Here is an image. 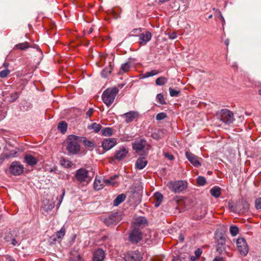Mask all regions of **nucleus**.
<instances>
[{"label":"nucleus","mask_w":261,"mask_h":261,"mask_svg":"<svg viewBox=\"0 0 261 261\" xmlns=\"http://www.w3.org/2000/svg\"><path fill=\"white\" fill-rule=\"evenodd\" d=\"M66 149L71 154H76L79 152L80 145L79 143V137L73 135L68 137Z\"/></svg>","instance_id":"nucleus-1"},{"label":"nucleus","mask_w":261,"mask_h":261,"mask_svg":"<svg viewBox=\"0 0 261 261\" xmlns=\"http://www.w3.org/2000/svg\"><path fill=\"white\" fill-rule=\"evenodd\" d=\"M118 92L119 89L116 87L106 89L102 94V99L104 103L107 107H110L114 101Z\"/></svg>","instance_id":"nucleus-2"},{"label":"nucleus","mask_w":261,"mask_h":261,"mask_svg":"<svg viewBox=\"0 0 261 261\" xmlns=\"http://www.w3.org/2000/svg\"><path fill=\"white\" fill-rule=\"evenodd\" d=\"M217 115L220 120L226 125H229L235 120L233 113L226 109L218 111Z\"/></svg>","instance_id":"nucleus-3"},{"label":"nucleus","mask_w":261,"mask_h":261,"mask_svg":"<svg viewBox=\"0 0 261 261\" xmlns=\"http://www.w3.org/2000/svg\"><path fill=\"white\" fill-rule=\"evenodd\" d=\"M122 215L118 212H114L102 218L103 223L108 226L112 227L117 225L121 220Z\"/></svg>","instance_id":"nucleus-4"},{"label":"nucleus","mask_w":261,"mask_h":261,"mask_svg":"<svg viewBox=\"0 0 261 261\" xmlns=\"http://www.w3.org/2000/svg\"><path fill=\"white\" fill-rule=\"evenodd\" d=\"M169 189L176 193L185 190L187 187V182L184 180L170 181L167 185Z\"/></svg>","instance_id":"nucleus-5"},{"label":"nucleus","mask_w":261,"mask_h":261,"mask_svg":"<svg viewBox=\"0 0 261 261\" xmlns=\"http://www.w3.org/2000/svg\"><path fill=\"white\" fill-rule=\"evenodd\" d=\"M9 171L12 175L18 176L23 172L24 167L20 162L14 161L11 163L9 167Z\"/></svg>","instance_id":"nucleus-6"},{"label":"nucleus","mask_w":261,"mask_h":261,"mask_svg":"<svg viewBox=\"0 0 261 261\" xmlns=\"http://www.w3.org/2000/svg\"><path fill=\"white\" fill-rule=\"evenodd\" d=\"M88 171L84 168H80L76 171L75 177L77 181L82 182L88 181L91 179L88 175Z\"/></svg>","instance_id":"nucleus-7"},{"label":"nucleus","mask_w":261,"mask_h":261,"mask_svg":"<svg viewBox=\"0 0 261 261\" xmlns=\"http://www.w3.org/2000/svg\"><path fill=\"white\" fill-rule=\"evenodd\" d=\"M236 244L240 254L244 256L247 255L248 252V247L246 240L243 238H239L237 239Z\"/></svg>","instance_id":"nucleus-8"},{"label":"nucleus","mask_w":261,"mask_h":261,"mask_svg":"<svg viewBox=\"0 0 261 261\" xmlns=\"http://www.w3.org/2000/svg\"><path fill=\"white\" fill-rule=\"evenodd\" d=\"M142 258V255L138 250L128 252L124 257L125 261H141Z\"/></svg>","instance_id":"nucleus-9"},{"label":"nucleus","mask_w":261,"mask_h":261,"mask_svg":"<svg viewBox=\"0 0 261 261\" xmlns=\"http://www.w3.org/2000/svg\"><path fill=\"white\" fill-rule=\"evenodd\" d=\"M186 156L188 160L195 167L201 166V163L199 158L190 151H186Z\"/></svg>","instance_id":"nucleus-10"},{"label":"nucleus","mask_w":261,"mask_h":261,"mask_svg":"<svg viewBox=\"0 0 261 261\" xmlns=\"http://www.w3.org/2000/svg\"><path fill=\"white\" fill-rule=\"evenodd\" d=\"M142 239V234L139 229H134L129 234V240L133 243H137Z\"/></svg>","instance_id":"nucleus-11"},{"label":"nucleus","mask_w":261,"mask_h":261,"mask_svg":"<svg viewBox=\"0 0 261 261\" xmlns=\"http://www.w3.org/2000/svg\"><path fill=\"white\" fill-rule=\"evenodd\" d=\"M117 141L115 138L105 139L101 143V146L103 149L109 150L116 145Z\"/></svg>","instance_id":"nucleus-12"},{"label":"nucleus","mask_w":261,"mask_h":261,"mask_svg":"<svg viewBox=\"0 0 261 261\" xmlns=\"http://www.w3.org/2000/svg\"><path fill=\"white\" fill-rule=\"evenodd\" d=\"M146 145V141L142 139H136L133 143L132 146L137 152L142 150Z\"/></svg>","instance_id":"nucleus-13"},{"label":"nucleus","mask_w":261,"mask_h":261,"mask_svg":"<svg viewBox=\"0 0 261 261\" xmlns=\"http://www.w3.org/2000/svg\"><path fill=\"white\" fill-rule=\"evenodd\" d=\"M152 37L151 33L149 31H146L144 33H141L139 35V43L142 45H144L149 41Z\"/></svg>","instance_id":"nucleus-14"},{"label":"nucleus","mask_w":261,"mask_h":261,"mask_svg":"<svg viewBox=\"0 0 261 261\" xmlns=\"http://www.w3.org/2000/svg\"><path fill=\"white\" fill-rule=\"evenodd\" d=\"M105 257V253L101 249L96 250L93 255V261H103Z\"/></svg>","instance_id":"nucleus-15"},{"label":"nucleus","mask_w":261,"mask_h":261,"mask_svg":"<svg viewBox=\"0 0 261 261\" xmlns=\"http://www.w3.org/2000/svg\"><path fill=\"white\" fill-rule=\"evenodd\" d=\"M128 150L124 147H121L117 150L115 154V159L117 160H121L124 159L128 153Z\"/></svg>","instance_id":"nucleus-16"},{"label":"nucleus","mask_w":261,"mask_h":261,"mask_svg":"<svg viewBox=\"0 0 261 261\" xmlns=\"http://www.w3.org/2000/svg\"><path fill=\"white\" fill-rule=\"evenodd\" d=\"M24 162L29 166L33 167L37 164L38 160L31 154H26L24 157Z\"/></svg>","instance_id":"nucleus-17"},{"label":"nucleus","mask_w":261,"mask_h":261,"mask_svg":"<svg viewBox=\"0 0 261 261\" xmlns=\"http://www.w3.org/2000/svg\"><path fill=\"white\" fill-rule=\"evenodd\" d=\"M225 239L223 236L217 239L216 243L217 251L222 253L225 250Z\"/></svg>","instance_id":"nucleus-18"},{"label":"nucleus","mask_w":261,"mask_h":261,"mask_svg":"<svg viewBox=\"0 0 261 261\" xmlns=\"http://www.w3.org/2000/svg\"><path fill=\"white\" fill-rule=\"evenodd\" d=\"M138 116V113L135 111H130L125 113L121 116L125 118V122L128 123L134 120Z\"/></svg>","instance_id":"nucleus-19"},{"label":"nucleus","mask_w":261,"mask_h":261,"mask_svg":"<svg viewBox=\"0 0 261 261\" xmlns=\"http://www.w3.org/2000/svg\"><path fill=\"white\" fill-rule=\"evenodd\" d=\"M148 162L144 157L139 158L136 163V168L139 170L144 169L147 165Z\"/></svg>","instance_id":"nucleus-20"},{"label":"nucleus","mask_w":261,"mask_h":261,"mask_svg":"<svg viewBox=\"0 0 261 261\" xmlns=\"http://www.w3.org/2000/svg\"><path fill=\"white\" fill-rule=\"evenodd\" d=\"M43 204V209L46 212L51 210L55 206L54 202L47 200H44Z\"/></svg>","instance_id":"nucleus-21"},{"label":"nucleus","mask_w":261,"mask_h":261,"mask_svg":"<svg viewBox=\"0 0 261 261\" xmlns=\"http://www.w3.org/2000/svg\"><path fill=\"white\" fill-rule=\"evenodd\" d=\"M125 198L126 196L124 194H119L114 199L113 201V205L115 206H118L125 199Z\"/></svg>","instance_id":"nucleus-22"},{"label":"nucleus","mask_w":261,"mask_h":261,"mask_svg":"<svg viewBox=\"0 0 261 261\" xmlns=\"http://www.w3.org/2000/svg\"><path fill=\"white\" fill-rule=\"evenodd\" d=\"M210 193L213 196L218 198L221 195V188L215 186L211 189Z\"/></svg>","instance_id":"nucleus-23"},{"label":"nucleus","mask_w":261,"mask_h":261,"mask_svg":"<svg viewBox=\"0 0 261 261\" xmlns=\"http://www.w3.org/2000/svg\"><path fill=\"white\" fill-rule=\"evenodd\" d=\"M20 93L18 92L14 91L11 93L9 96H8V98H9V102H13L15 101L19 97Z\"/></svg>","instance_id":"nucleus-24"},{"label":"nucleus","mask_w":261,"mask_h":261,"mask_svg":"<svg viewBox=\"0 0 261 261\" xmlns=\"http://www.w3.org/2000/svg\"><path fill=\"white\" fill-rule=\"evenodd\" d=\"M65 234V228L62 227L60 230L58 231L55 235L54 240L56 241L57 239H62Z\"/></svg>","instance_id":"nucleus-25"},{"label":"nucleus","mask_w":261,"mask_h":261,"mask_svg":"<svg viewBox=\"0 0 261 261\" xmlns=\"http://www.w3.org/2000/svg\"><path fill=\"white\" fill-rule=\"evenodd\" d=\"M103 187V181L100 179L95 178L94 182V188L95 190H100Z\"/></svg>","instance_id":"nucleus-26"},{"label":"nucleus","mask_w":261,"mask_h":261,"mask_svg":"<svg viewBox=\"0 0 261 261\" xmlns=\"http://www.w3.org/2000/svg\"><path fill=\"white\" fill-rule=\"evenodd\" d=\"M159 73V71L155 70V69L152 70L150 71L146 72L145 73L143 74L142 75V79L148 78V77H149L151 76H153L154 75H156Z\"/></svg>","instance_id":"nucleus-27"},{"label":"nucleus","mask_w":261,"mask_h":261,"mask_svg":"<svg viewBox=\"0 0 261 261\" xmlns=\"http://www.w3.org/2000/svg\"><path fill=\"white\" fill-rule=\"evenodd\" d=\"M61 165L65 168H70L73 165L72 162L65 158H62L60 160Z\"/></svg>","instance_id":"nucleus-28"},{"label":"nucleus","mask_w":261,"mask_h":261,"mask_svg":"<svg viewBox=\"0 0 261 261\" xmlns=\"http://www.w3.org/2000/svg\"><path fill=\"white\" fill-rule=\"evenodd\" d=\"M130 68V63L129 62L125 63L121 65L119 72L120 73L126 72L129 70Z\"/></svg>","instance_id":"nucleus-29"},{"label":"nucleus","mask_w":261,"mask_h":261,"mask_svg":"<svg viewBox=\"0 0 261 261\" xmlns=\"http://www.w3.org/2000/svg\"><path fill=\"white\" fill-rule=\"evenodd\" d=\"M67 124L65 121H61L59 123L58 128L62 133H65L67 130Z\"/></svg>","instance_id":"nucleus-30"},{"label":"nucleus","mask_w":261,"mask_h":261,"mask_svg":"<svg viewBox=\"0 0 261 261\" xmlns=\"http://www.w3.org/2000/svg\"><path fill=\"white\" fill-rule=\"evenodd\" d=\"M168 79L164 76H160L156 79L155 84L158 86H163L167 83Z\"/></svg>","instance_id":"nucleus-31"},{"label":"nucleus","mask_w":261,"mask_h":261,"mask_svg":"<svg viewBox=\"0 0 261 261\" xmlns=\"http://www.w3.org/2000/svg\"><path fill=\"white\" fill-rule=\"evenodd\" d=\"M101 133L104 136H111L113 134V129L111 127H105L101 130Z\"/></svg>","instance_id":"nucleus-32"},{"label":"nucleus","mask_w":261,"mask_h":261,"mask_svg":"<svg viewBox=\"0 0 261 261\" xmlns=\"http://www.w3.org/2000/svg\"><path fill=\"white\" fill-rule=\"evenodd\" d=\"M88 128L90 129H93L95 133H98L101 128V126L99 124L93 123L89 125Z\"/></svg>","instance_id":"nucleus-33"},{"label":"nucleus","mask_w":261,"mask_h":261,"mask_svg":"<svg viewBox=\"0 0 261 261\" xmlns=\"http://www.w3.org/2000/svg\"><path fill=\"white\" fill-rule=\"evenodd\" d=\"M30 47L28 42H24L21 43H18L16 44L15 46V48L21 49V50H25L27 48Z\"/></svg>","instance_id":"nucleus-34"},{"label":"nucleus","mask_w":261,"mask_h":261,"mask_svg":"<svg viewBox=\"0 0 261 261\" xmlns=\"http://www.w3.org/2000/svg\"><path fill=\"white\" fill-rule=\"evenodd\" d=\"M111 68L110 67H107L105 68L101 72V76L104 77L106 78L108 76V75L111 73Z\"/></svg>","instance_id":"nucleus-35"},{"label":"nucleus","mask_w":261,"mask_h":261,"mask_svg":"<svg viewBox=\"0 0 261 261\" xmlns=\"http://www.w3.org/2000/svg\"><path fill=\"white\" fill-rule=\"evenodd\" d=\"M147 223L146 218L143 217H140L137 218L135 220V223L138 225H144Z\"/></svg>","instance_id":"nucleus-36"},{"label":"nucleus","mask_w":261,"mask_h":261,"mask_svg":"<svg viewBox=\"0 0 261 261\" xmlns=\"http://www.w3.org/2000/svg\"><path fill=\"white\" fill-rule=\"evenodd\" d=\"M157 101L161 105H165L166 103L164 96L162 93H159L157 94L156 97Z\"/></svg>","instance_id":"nucleus-37"},{"label":"nucleus","mask_w":261,"mask_h":261,"mask_svg":"<svg viewBox=\"0 0 261 261\" xmlns=\"http://www.w3.org/2000/svg\"><path fill=\"white\" fill-rule=\"evenodd\" d=\"M230 233L232 236H236L239 232L238 228L234 225L231 226L229 229Z\"/></svg>","instance_id":"nucleus-38"},{"label":"nucleus","mask_w":261,"mask_h":261,"mask_svg":"<svg viewBox=\"0 0 261 261\" xmlns=\"http://www.w3.org/2000/svg\"><path fill=\"white\" fill-rule=\"evenodd\" d=\"M197 183L199 186H204L206 183V179L203 176H199L197 178Z\"/></svg>","instance_id":"nucleus-39"},{"label":"nucleus","mask_w":261,"mask_h":261,"mask_svg":"<svg viewBox=\"0 0 261 261\" xmlns=\"http://www.w3.org/2000/svg\"><path fill=\"white\" fill-rule=\"evenodd\" d=\"M169 90L170 95L171 97L178 96V95L180 92V91L174 90V89H172V88H169Z\"/></svg>","instance_id":"nucleus-40"},{"label":"nucleus","mask_w":261,"mask_h":261,"mask_svg":"<svg viewBox=\"0 0 261 261\" xmlns=\"http://www.w3.org/2000/svg\"><path fill=\"white\" fill-rule=\"evenodd\" d=\"M167 114L165 113H164V112H162V113H158L156 115V119L158 121H160V120H162L165 118H166L167 117Z\"/></svg>","instance_id":"nucleus-41"},{"label":"nucleus","mask_w":261,"mask_h":261,"mask_svg":"<svg viewBox=\"0 0 261 261\" xmlns=\"http://www.w3.org/2000/svg\"><path fill=\"white\" fill-rule=\"evenodd\" d=\"M10 71L8 69H5L0 71V77L5 78L10 73Z\"/></svg>","instance_id":"nucleus-42"},{"label":"nucleus","mask_w":261,"mask_h":261,"mask_svg":"<svg viewBox=\"0 0 261 261\" xmlns=\"http://www.w3.org/2000/svg\"><path fill=\"white\" fill-rule=\"evenodd\" d=\"M153 197L155 200H158L159 201H162L163 199V195L158 192L154 193Z\"/></svg>","instance_id":"nucleus-43"},{"label":"nucleus","mask_w":261,"mask_h":261,"mask_svg":"<svg viewBox=\"0 0 261 261\" xmlns=\"http://www.w3.org/2000/svg\"><path fill=\"white\" fill-rule=\"evenodd\" d=\"M83 143L86 146L89 148H93L94 146V143L87 139L84 140Z\"/></svg>","instance_id":"nucleus-44"},{"label":"nucleus","mask_w":261,"mask_h":261,"mask_svg":"<svg viewBox=\"0 0 261 261\" xmlns=\"http://www.w3.org/2000/svg\"><path fill=\"white\" fill-rule=\"evenodd\" d=\"M118 177V175H114L113 176H112L110 179H107L105 180L106 182L109 184L111 185H114L115 184V182H113L112 180L115 179Z\"/></svg>","instance_id":"nucleus-45"},{"label":"nucleus","mask_w":261,"mask_h":261,"mask_svg":"<svg viewBox=\"0 0 261 261\" xmlns=\"http://www.w3.org/2000/svg\"><path fill=\"white\" fill-rule=\"evenodd\" d=\"M10 244L13 246H19L20 244V242L18 240H16L15 238H13L11 241L10 242Z\"/></svg>","instance_id":"nucleus-46"},{"label":"nucleus","mask_w":261,"mask_h":261,"mask_svg":"<svg viewBox=\"0 0 261 261\" xmlns=\"http://www.w3.org/2000/svg\"><path fill=\"white\" fill-rule=\"evenodd\" d=\"M255 208L257 210L261 209V197L257 198L255 200Z\"/></svg>","instance_id":"nucleus-47"},{"label":"nucleus","mask_w":261,"mask_h":261,"mask_svg":"<svg viewBox=\"0 0 261 261\" xmlns=\"http://www.w3.org/2000/svg\"><path fill=\"white\" fill-rule=\"evenodd\" d=\"M64 195H65V190H63L62 195L60 197H57V200L58 201V203L57 204L58 207H59V206L60 205V204L62 201V200H63Z\"/></svg>","instance_id":"nucleus-48"},{"label":"nucleus","mask_w":261,"mask_h":261,"mask_svg":"<svg viewBox=\"0 0 261 261\" xmlns=\"http://www.w3.org/2000/svg\"><path fill=\"white\" fill-rule=\"evenodd\" d=\"M70 261H84L82 257L78 255L76 256L71 257L70 258Z\"/></svg>","instance_id":"nucleus-49"},{"label":"nucleus","mask_w":261,"mask_h":261,"mask_svg":"<svg viewBox=\"0 0 261 261\" xmlns=\"http://www.w3.org/2000/svg\"><path fill=\"white\" fill-rule=\"evenodd\" d=\"M13 237L12 236L11 234H9L5 237L4 239L6 242H10L11 240L13 239Z\"/></svg>","instance_id":"nucleus-50"},{"label":"nucleus","mask_w":261,"mask_h":261,"mask_svg":"<svg viewBox=\"0 0 261 261\" xmlns=\"http://www.w3.org/2000/svg\"><path fill=\"white\" fill-rule=\"evenodd\" d=\"M172 261H185L184 258H181L179 256H174Z\"/></svg>","instance_id":"nucleus-51"},{"label":"nucleus","mask_w":261,"mask_h":261,"mask_svg":"<svg viewBox=\"0 0 261 261\" xmlns=\"http://www.w3.org/2000/svg\"><path fill=\"white\" fill-rule=\"evenodd\" d=\"M94 112L93 108H90L86 113V115L88 117H90Z\"/></svg>","instance_id":"nucleus-52"},{"label":"nucleus","mask_w":261,"mask_h":261,"mask_svg":"<svg viewBox=\"0 0 261 261\" xmlns=\"http://www.w3.org/2000/svg\"><path fill=\"white\" fill-rule=\"evenodd\" d=\"M201 253H202V250L200 248H198L195 251V256L198 257L201 255Z\"/></svg>","instance_id":"nucleus-53"},{"label":"nucleus","mask_w":261,"mask_h":261,"mask_svg":"<svg viewBox=\"0 0 261 261\" xmlns=\"http://www.w3.org/2000/svg\"><path fill=\"white\" fill-rule=\"evenodd\" d=\"M216 11L218 12L219 14V18L222 21V24L223 25L224 23L225 22V20H224V18L222 13L219 10L217 9Z\"/></svg>","instance_id":"nucleus-54"},{"label":"nucleus","mask_w":261,"mask_h":261,"mask_svg":"<svg viewBox=\"0 0 261 261\" xmlns=\"http://www.w3.org/2000/svg\"><path fill=\"white\" fill-rule=\"evenodd\" d=\"M165 156L170 161L173 160L174 159V156L172 154H169L168 153H166L165 154Z\"/></svg>","instance_id":"nucleus-55"},{"label":"nucleus","mask_w":261,"mask_h":261,"mask_svg":"<svg viewBox=\"0 0 261 261\" xmlns=\"http://www.w3.org/2000/svg\"><path fill=\"white\" fill-rule=\"evenodd\" d=\"M169 38L171 39H174L176 38V37H177L176 33H174V32L170 33L169 35Z\"/></svg>","instance_id":"nucleus-56"},{"label":"nucleus","mask_w":261,"mask_h":261,"mask_svg":"<svg viewBox=\"0 0 261 261\" xmlns=\"http://www.w3.org/2000/svg\"><path fill=\"white\" fill-rule=\"evenodd\" d=\"M243 209L245 210V211H247L249 209L248 204L246 202H244L243 203Z\"/></svg>","instance_id":"nucleus-57"},{"label":"nucleus","mask_w":261,"mask_h":261,"mask_svg":"<svg viewBox=\"0 0 261 261\" xmlns=\"http://www.w3.org/2000/svg\"><path fill=\"white\" fill-rule=\"evenodd\" d=\"M17 153V151H12L10 153V154L9 155V156L16 157Z\"/></svg>","instance_id":"nucleus-58"},{"label":"nucleus","mask_w":261,"mask_h":261,"mask_svg":"<svg viewBox=\"0 0 261 261\" xmlns=\"http://www.w3.org/2000/svg\"><path fill=\"white\" fill-rule=\"evenodd\" d=\"M213 261H224V259L221 257H216Z\"/></svg>","instance_id":"nucleus-59"},{"label":"nucleus","mask_w":261,"mask_h":261,"mask_svg":"<svg viewBox=\"0 0 261 261\" xmlns=\"http://www.w3.org/2000/svg\"><path fill=\"white\" fill-rule=\"evenodd\" d=\"M162 201H159L158 200H155V201L154 202V206L156 207H158L160 206L161 204Z\"/></svg>","instance_id":"nucleus-60"},{"label":"nucleus","mask_w":261,"mask_h":261,"mask_svg":"<svg viewBox=\"0 0 261 261\" xmlns=\"http://www.w3.org/2000/svg\"><path fill=\"white\" fill-rule=\"evenodd\" d=\"M191 261H198V257L196 256H191Z\"/></svg>","instance_id":"nucleus-61"},{"label":"nucleus","mask_w":261,"mask_h":261,"mask_svg":"<svg viewBox=\"0 0 261 261\" xmlns=\"http://www.w3.org/2000/svg\"><path fill=\"white\" fill-rule=\"evenodd\" d=\"M179 238L181 242H182L184 240V237L181 234H180Z\"/></svg>","instance_id":"nucleus-62"},{"label":"nucleus","mask_w":261,"mask_h":261,"mask_svg":"<svg viewBox=\"0 0 261 261\" xmlns=\"http://www.w3.org/2000/svg\"><path fill=\"white\" fill-rule=\"evenodd\" d=\"M224 43H225V44L228 46V45H229V40L228 39H226L224 41Z\"/></svg>","instance_id":"nucleus-63"},{"label":"nucleus","mask_w":261,"mask_h":261,"mask_svg":"<svg viewBox=\"0 0 261 261\" xmlns=\"http://www.w3.org/2000/svg\"><path fill=\"white\" fill-rule=\"evenodd\" d=\"M169 0H159V3L161 4L165 3L166 2H168Z\"/></svg>","instance_id":"nucleus-64"}]
</instances>
